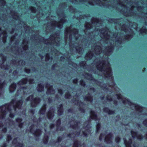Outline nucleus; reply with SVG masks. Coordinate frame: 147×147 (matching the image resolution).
I'll list each match as a JSON object with an SVG mask.
<instances>
[{
	"instance_id": "2f4dec72",
	"label": "nucleus",
	"mask_w": 147,
	"mask_h": 147,
	"mask_svg": "<svg viewBox=\"0 0 147 147\" xmlns=\"http://www.w3.org/2000/svg\"><path fill=\"white\" fill-rule=\"evenodd\" d=\"M69 63V64H71L73 67H74L76 68H77L78 67V66L75 63H72V62H71L70 63Z\"/></svg>"
},
{
	"instance_id": "603ef678",
	"label": "nucleus",
	"mask_w": 147,
	"mask_h": 147,
	"mask_svg": "<svg viewBox=\"0 0 147 147\" xmlns=\"http://www.w3.org/2000/svg\"><path fill=\"white\" fill-rule=\"evenodd\" d=\"M145 24L147 25V22H145Z\"/></svg>"
},
{
	"instance_id": "4c0bfd02",
	"label": "nucleus",
	"mask_w": 147,
	"mask_h": 147,
	"mask_svg": "<svg viewBox=\"0 0 147 147\" xmlns=\"http://www.w3.org/2000/svg\"><path fill=\"white\" fill-rule=\"evenodd\" d=\"M58 93L61 95L63 93L62 90L61 89H59L58 90Z\"/></svg>"
},
{
	"instance_id": "9b49d317",
	"label": "nucleus",
	"mask_w": 147,
	"mask_h": 147,
	"mask_svg": "<svg viewBox=\"0 0 147 147\" xmlns=\"http://www.w3.org/2000/svg\"><path fill=\"white\" fill-rule=\"evenodd\" d=\"M46 87L47 88V94H53L55 93V91L53 89L52 86H50L47 84L46 85Z\"/></svg>"
},
{
	"instance_id": "a878e982",
	"label": "nucleus",
	"mask_w": 147,
	"mask_h": 147,
	"mask_svg": "<svg viewBox=\"0 0 147 147\" xmlns=\"http://www.w3.org/2000/svg\"><path fill=\"white\" fill-rule=\"evenodd\" d=\"M106 135L105 134H103V133L101 134L99 138V140L100 141H101L102 138H104V136Z\"/></svg>"
},
{
	"instance_id": "ea45409f",
	"label": "nucleus",
	"mask_w": 147,
	"mask_h": 147,
	"mask_svg": "<svg viewBox=\"0 0 147 147\" xmlns=\"http://www.w3.org/2000/svg\"><path fill=\"white\" fill-rule=\"evenodd\" d=\"M90 90L92 92H94V88H90Z\"/></svg>"
},
{
	"instance_id": "c9c22d12",
	"label": "nucleus",
	"mask_w": 147,
	"mask_h": 147,
	"mask_svg": "<svg viewBox=\"0 0 147 147\" xmlns=\"http://www.w3.org/2000/svg\"><path fill=\"white\" fill-rule=\"evenodd\" d=\"M78 80L76 79L74 80L73 81V83L74 84H76L78 82Z\"/></svg>"
},
{
	"instance_id": "f8f14e48",
	"label": "nucleus",
	"mask_w": 147,
	"mask_h": 147,
	"mask_svg": "<svg viewBox=\"0 0 147 147\" xmlns=\"http://www.w3.org/2000/svg\"><path fill=\"white\" fill-rule=\"evenodd\" d=\"M55 110V109H54L53 108H50V110L47 114V117L49 119H51L54 116V113Z\"/></svg>"
},
{
	"instance_id": "a19ab883",
	"label": "nucleus",
	"mask_w": 147,
	"mask_h": 147,
	"mask_svg": "<svg viewBox=\"0 0 147 147\" xmlns=\"http://www.w3.org/2000/svg\"><path fill=\"white\" fill-rule=\"evenodd\" d=\"M65 58L63 57H60V60L62 61H64Z\"/></svg>"
},
{
	"instance_id": "bf43d9fd",
	"label": "nucleus",
	"mask_w": 147,
	"mask_h": 147,
	"mask_svg": "<svg viewBox=\"0 0 147 147\" xmlns=\"http://www.w3.org/2000/svg\"><path fill=\"white\" fill-rule=\"evenodd\" d=\"M45 131L46 132V130L45 129Z\"/></svg>"
},
{
	"instance_id": "4468645a",
	"label": "nucleus",
	"mask_w": 147,
	"mask_h": 147,
	"mask_svg": "<svg viewBox=\"0 0 147 147\" xmlns=\"http://www.w3.org/2000/svg\"><path fill=\"white\" fill-rule=\"evenodd\" d=\"M131 134L132 137L134 138H136L137 139L141 140L142 138L141 135L138 134L137 133L133 131H131Z\"/></svg>"
},
{
	"instance_id": "37998d69",
	"label": "nucleus",
	"mask_w": 147,
	"mask_h": 147,
	"mask_svg": "<svg viewBox=\"0 0 147 147\" xmlns=\"http://www.w3.org/2000/svg\"><path fill=\"white\" fill-rule=\"evenodd\" d=\"M56 64H55L53 65L52 67V68L53 69H54L55 68V67L56 66Z\"/></svg>"
},
{
	"instance_id": "c03bdc74",
	"label": "nucleus",
	"mask_w": 147,
	"mask_h": 147,
	"mask_svg": "<svg viewBox=\"0 0 147 147\" xmlns=\"http://www.w3.org/2000/svg\"><path fill=\"white\" fill-rule=\"evenodd\" d=\"M51 101H52L51 100V99L49 98L48 99V102L49 103H51Z\"/></svg>"
},
{
	"instance_id": "2eb2a0df",
	"label": "nucleus",
	"mask_w": 147,
	"mask_h": 147,
	"mask_svg": "<svg viewBox=\"0 0 147 147\" xmlns=\"http://www.w3.org/2000/svg\"><path fill=\"white\" fill-rule=\"evenodd\" d=\"M90 119L95 120H99L100 118L97 117L96 113L93 111H91L90 113Z\"/></svg>"
},
{
	"instance_id": "79ce46f5",
	"label": "nucleus",
	"mask_w": 147,
	"mask_h": 147,
	"mask_svg": "<svg viewBox=\"0 0 147 147\" xmlns=\"http://www.w3.org/2000/svg\"><path fill=\"white\" fill-rule=\"evenodd\" d=\"M134 25H135L134 26H133V28L136 30H137V24L136 23H135Z\"/></svg>"
},
{
	"instance_id": "72a5a7b5",
	"label": "nucleus",
	"mask_w": 147,
	"mask_h": 147,
	"mask_svg": "<svg viewBox=\"0 0 147 147\" xmlns=\"http://www.w3.org/2000/svg\"><path fill=\"white\" fill-rule=\"evenodd\" d=\"M115 141L116 142L118 143L120 140V138L119 137H117L115 139Z\"/></svg>"
},
{
	"instance_id": "c756f323",
	"label": "nucleus",
	"mask_w": 147,
	"mask_h": 147,
	"mask_svg": "<svg viewBox=\"0 0 147 147\" xmlns=\"http://www.w3.org/2000/svg\"><path fill=\"white\" fill-rule=\"evenodd\" d=\"M80 84L83 86V87H84L85 85V82H84L83 80H81L80 81Z\"/></svg>"
},
{
	"instance_id": "412c9836",
	"label": "nucleus",
	"mask_w": 147,
	"mask_h": 147,
	"mask_svg": "<svg viewBox=\"0 0 147 147\" xmlns=\"http://www.w3.org/2000/svg\"><path fill=\"white\" fill-rule=\"evenodd\" d=\"M44 90V86L42 84H39L37 86V91L41 92Z\"/></svg>"
},
{
	"instance_id": "49530a36",
	"label": "nucleus",
	"mask_w": 147,
	"mask_h": 147,
	"mask_svg": "<svg viewBox=\"0 0 147 147\" xmlns=\"http://www.w3.org/2000/svg\"><path fill=\"white\" fill-rule=\"evenodd\" d=\"M113 103L114 104H115V105L117 104V102L116 100H114V101H113Z\"/></svg>"
},
{
	"instance_id": "4d7b16f0",
	"label": "nucleus",
	"mask_w": 147,
	"mask_h": 147,
	"mask_svg": "<svg viewBox=\"0 0 147 147\" xmlns=\"http://www.w3.org/2000/svg\"><path fill=\"white\" fill-rule=\"evenodd\" d=\"M145 16H146V15H147V14L146 13L145 14Z\"/></svg>"
},
{
	"instance_id": "5701e85b",
	"label": "nucleus",
	"mask_w": 147,
	"mask_h": 147,
	"mask_svg": "<svg viewBox=\"0 0 147 147\" xmlns=\"http://www.w3.org/2000/svg\"><path fill=\"white\" fill-rule=\"evenodd\" d=\"M140 32L141 34H147V29L144 26L140 30Z\"/></svg>"
},
{
	"instance_id": "cd10ccee",
	"label": "nucleus",
	"mask_w": 147,
	"mask_h": 147,
	"mask_svg": "<svg viewBox=\"0 0 147 147\" xmlns=\"http://www.w3.org/2000/svg\"><path fill=\"white\" fill-rule=\"evenodd\" d=\"M70 95L69 92H66L65 95V97L67 98H69Z\"/></svg>"
},
{
	"instance_id": "3c124183",
	"label": "nucleus",
	"mask_w": 147,
	"mask_h": 147,
	"mask_svg": "<svg viewBox=\"0 0 147 147\" xmlns=\"http://www.w3.org/2000/svg\"><path fill=\"white\" fill-rule=\"evenodd\" d=\"M37 103H38V102L39 101H40V100H39V98H37Z\"/></svg>"
},
{
	"instance_id": "7ed1b4c3",
	"label": "nucleus",
	"mask_w": 147,
	"mask_h": 147,
	"mask_svg": "<svg viewBox=\"0 0 147 147\" xmlns=\"http://www.w3.org/2000/svg\"><path fill=\"white\" fill-rule=\"evenodd\" d=\"M80 37L79 34H78V30L76 29H72L71 27V26L69 28L67 27L65 30V40L66 43H69L70 45V50L71 53L73 54L74 52L76 51L80 54H82L84 51L83 50L82 46L84 45L83 44L84 42L86 40V39L85 40L83 39L81 41V43L79 44V43H77L71 41L72 38H74L77 41Z\"/></svg>"
},
{
	"instance_id": "7c9ffc66",
	"label": "nucleus",
	"mask_w": 147,
	"mask_h": 147,
	"mask_svg": "<svg viewBox=\"0 0 147 147\" xmlns=\"http://www.w3.org/2000/svg\"><path fill=\"white\" fill-rule=\"evenodd\" d=\"M144 9V8H143L142 7L140 6L137 8V10L138 11H141L142 10H143Z\"/></svg>"
},
{
	"instance_id": "6e6d98bb",
	"label": "nucleus",
	"mask_w": 147,
	"mask_h": 147,
	"mask_svg": "<svg viewBox=\"0 0 147 147\" xmlns=\"http://www.w3.org/2000/svg\"><path fill=\"white\" fill-rule=\"evenodd\" d=\"M92 40H93V39L91 40V41H90V42H92Z\"/></svg>"
},
{
	"instance_id": "5fc2aeb1",
	"label": "nucleus",
	"mask_w": 147,
	"mask_h": 147,
	"mask_svg": "<svg viewBox=\"0 0 147 147\" xmlns=\"http://www.w3.org/2000/svg\"><path fill=\"white\" fill-rule=\"evenodd\" d=\"M146 138L147 139V134L146 135Z\"/></svg>"
},
{
	"instance_id": "c85d7f7f",
	"label": "nucleus",
	"mask_w": 147,
	"mask_h": 147,
	"mask_svg": "<svg viewBox=\"0 0 147 147\" xmlns=\"http://www.w3.org/2000/svg\"><path fill=\"white\" fill-rule=\"evenodd\" d=\"M106 99L107 101H109L113 100L112 98L110 96H107L106 97Z\"/></svg>"
},
{
	"instance_id": "a18cd8bd",
	"label": "nucleus",
	"mask_w": 147,
	"mask_h": 147,
	"mask_svg": "<svg viewBox=\"0 0 147 147\" xmlns=\"http://www.w3.org/2000/svg\"><path fill=\"white\" fill-rule=\"evenodd\" d=\"M65 58H66L65 59L66 60H69V58H70V56H68L67 57H65Z\"/></svg>"
},
{
	"instance_id": "6e6552de",
	"label": "nucleus",
	"mask_w": 147,
	"mask_h": 147,
	"mask_svg": "<svg viewBox=\"0 0 147 147\" xmlns=\"http://www.w3.org/2000/svg\"><path fill=\"white\" fill-rule=\"evenodd\" d=\"M78 95L76 94L74 96V99L73 100V103H74L75 105H76L78 106H79L80 111L81 112L84 113V110L83 109L84 107L85 106V105L82 102L78 100Z\"/></svg>"
},
{
	"instance_id": "473e14b6",
	"label": "nucleus",
	"mask_w": 147,
	"mask_h": 147,
	"mask_svg": "<svg viewBox=\"0 0 147 147\" xmlns=\"http://www.w3.org/2000/svg\"><path fill=\"white\" fill-rule=\"evenodd\" d=\"M51 52H52V53L53 54L54 53H53V49H51ZM58 53V51H57L56 50L55 51H54V53H55V56L57 55V53Z\"/></svg>"
},
{
	"instance_id": "09e8293b",
	"label": "nucleus",
	"mask_w": 147,
	"mask_h": 147,
	"mask_svg": "<svg viewBox=\"0 0 147 147\" xmlns=\"http://www.w3.org/2000/svg\"><path fill=\"white\" fill-rule=\"evenodd\" d=\"M72 111V110L71 109H69L68 110V112H71Z\"/></svg>"
},
{
	"instance_id": "f704fd0d",
	"label": "nucleus",
	"mask_w": 147,
	"mask_h": 147,
	"mask_svg": "<svg viewBox=\"0 0 147 147\" xmlns=\"http://www.w3.org/2000/svg\"><path fill=\"white\" fill-rule=\"evenodd\" d=\"M37 137L39 136H40L41 134V131L39 129H37Z\"/></svg>"
},
{
	"instance_id": "393cba45",
	"label": "nucleus",
	"mask_w": 147,
	"mask_h": 147,
	"mask_svg": "<svg viewBox=\"0 0 147 147\" xmlns=\"http://www.w3.org/2000/svg\"><path fill=\"white\" fill-rule=\"evenodd\" d=\"M50 60L51 61L52 60V58H50L49 54L47 53L45 55V60L46 61H47Z\"/></svg>"
},
{
	"instance_id": "4be33fe9",
	"label": "nucleus",
	"mask_w": 147,
	"mask_h": 147,
	"mask_svg": "<svg viewBox=\"0 0 147 147\" xmlns=\"http://www.w3.org/2000/svg\"><path fill=\"white\" fill-rule=\"evenodd\" d=\"M62 140V138L59 137L57 139V140L56 142L55 141H53V142H52V141H51L50 142V144L51 145H54L57 142H61Z\"/></svg>"
},
{
	"instance_id": "f257e3e1",
	"label": "nucleus",
	"mask_w": 147,
	"mask_h": 147,
	"mask_svg": "<svg viewBox=\"0 0 147 147\" xmlns=\"http://www.w3.org/2000/svg\"><path fill=\"white\" fill-rule=\"evenodd\" d=\"M111 20L112 21L111 23H114L116 25L115 26L116 30H117L118 28L121 32H123L125 35L121 32L120 34L115 33L113 34V38L110 40L111 32L107 28H105L98 30V28H97V27L101 26V22L99 19L92 18L90 23L88 22L86 24L84 32L86 35H88V38H89L91 34L90 31L91 28L93 29L94 27V31H96L97 32H98L105 43L107 44L108 45L107 46L105 51L102 53V50L103 49L101 47L100 44L98 42L94 44L93 46L92 45V51H89L86 54L85 57L86 59L89 60L92 59L93 60L94 59L95 60L96 59H98L97 62L99 63L100 60V63L106 65V63L109 61L108 58H105L104 55L109 56L113 52L114 47H120L122 41H124L125 40H128L133 37L134 34L133 30L129 28L125 24L121 23V20L120 21L119 19H111L109 21Z\"/></svg>"
},
{
	"instance_id": "ddd939ff",
	"label": "nucleus",
	"mask_w": 147,
	"mask_h": 147,
	"mask_svg": "<svg viewBox=\"0 0 147 147\" xmlns=\"http://www.w3.org/2000/svg\"><path fill=\"white\" fill-rule=\"evenodd\" d=\"M112 134L110 133L108 135L106 136L105 137V141L106 143L110 144L112 143Z\"/></svg>"
},
{
	"instance_id": "aec40b11",
	"label": "nucleus",
	"mask_w": 147,
	"mask_h": 147,
	"mask_svg": "<svg viewBox=\"0 0 147 147\" xmlns=\"http://www.w3.org/2000/svg\"><path fill=\"white\" fill-rule=\"evenodd\" d=\"M46 110V105H44L40 111V114L44 115Z\"/></svg>"
},
{
	"instance_id": "1a4fd4ad",
	"label": "nucleus",
	"mask_w": 147,
	"mask_h": 147,
	"mask_svg": "<svg viewBox=\"0 0 147 147\" xmlns=\"http://www.w3.org/2000/svg\"><path fill=\"white\" fill-rule=\"evenodd\" d=\"M124 143L126 147H136L135 143L132 144L131 139H129V140L127 141L126 138H123Z\"/></svg>"
},
{
	"instance_id": "f03ea898",
	"label": "nucleus",
	"mask_w": 147,
	"mask_h": 147,
	"mask_svg": "<svg viewBox=\"0 0 147 147\" xmlns=\"http://www.w3.org/2000/svg\"><path fill=\"white\" fill-rule=\"evenodd\" d=\"M98 59L94 60L93 64L95 65V69L97 71H95L92 68H91L92 64H91L90 67H88L85 61H82L80 63V67L87 69L89 73H86L84 74V77L90 80V82L94 85L96 84L103 89H106L107 90H111L118 91L119 89L116 87L113 80V78L112 76L111 68L109 62L106 63V65L103 64L101 63H98ZM100 62V60H99Z\"/></svg>"
},
{
	"instance_id": "8fccbe9b",
	"label": "nucleus",
	"mask_w": 147,
	"mask_h": 147,
	"mask_svg": "<svg viewBox=\"0 0 147 147\" xmlns=\"http://www.w3.org/2000/svg\"><path fill=\"white\" fill-rule=\"evenodd\" d=\"M100 98L101 100H102L104 98V96L100 97Z\"/></svg>"
},
{
	"instance_id": "680f3d73",
	"label": "nucleus",
	"mask_w": 147,
	"mask_h": 147,
	"mask_svg": "<svg viewBox=\"0 0 147 147\" xmlns=\"http://www.w3.org/2000/svg\"><path fill=\"white\" fill-rule=\"evenodd\" d=\"M42 16L43 15V14L42 13Z\"/></svg>"
},
{
	"instance_id": "13d9d810",
	"label": "nucleus",
	"mask_w": 147,
	"mask_h": 147,
	"mask_svg": "<svg viewBox=\"0 0 147 147\" xmlns=\"http://www.w3.org/2000/svg\"><path fill=\"white\" fill-rule=\"evenodd\" d=\"M37 11H38V7H37Z\"/></svg>"
},
{
	"instance_id": "423d86ee",
	"label": "nucleus",
	"mask_w": 147,
	"mask_h": 147,
	"mask_svg": "<svg viewBox=\"0 0 147 147\" xmlns=\"http://www.w3.org/2000/svg\"><path fill=\"white\" fill-rule=\"evenodd\" d=\"M116 96L118 99H120L121 101H122L124 104H128L130 106L132 110L135 109L140 112H142V111L143 109L142 107L137 104L131 103L127 99L123 98L121 94H116Z\"/></svg>"
},
{
	"instance_id": "052dcab7",
	"label": "nucleus",
	"mask_w": 147,
	"mask_h": 147,
	"mask_svg": "<svg viewBox=\"0 0 147 147\" xmlns=\"http://www.w3.org/2000/svg\"><path fill=\"white\" fill-rule=\"evenodd\" d=\"M141 12H143V11H141Z\"/></svg>"
},
{
	"instance_id": "20e7f679",
	"label": "nucleus",
	"mask_w": 147,
	"mask_h": 147,
	"mask_svg": "<svg viewBox=\"0 0 147 147\" xmlns=\"http://www.w3.org/2000/svg\"><path fill=\"white\" fill-rule=\"evenodd\" d=\"M80 122H76L74 119L72 118L69 122V126L73 129L69 134L67 135V137L71 138H75L77 137L83 136L86 137L91 131V127L90 122L88 121L84 123V126L80 125Z\"/></svg>"
},
{
	"instance_id": "9d476101",
	"label": "nucleus",
	"mask_w": 147,
	"mask_h": 147,
	"mask_svg": "<svg viewBox=\"0 0 147 147\" xmlns=\"http://www.w3.org/2000/svg\"><path fill=\"white\" fill-rule=\"evenodd\" d=\"M86 145L83 143H82V142L78 140H76L74 141V144L73 147H86Z\"/></svg>"
},
{
	"instance_id": "a211bd4d",
	"label": "nucleus",
	"mask_w": 147,
	"mask_h": 147,
	"mask_svg": "<svg viewBox=\"0 0 147 147\" xmlns=\"http://www.w3.org/2000/svg\"><path fill=\"white\" fill-rule=\"evenodd\" d=\"M103 111L104 112L107 113L109 115L113 114L115 113L114 111L110 110L107 108H105Z\"/></svg>"
},
{
	"instance_id": "0eeeda50",
	"label": "nucleus",
	"mask_w": 147,
	"mask_h": 147,
	"mask_svg": "<svg viewBox=\"0 0 147 147\" xmlns=\"http://www.w3.org/2000/svg\"><path fill=\"white\" fill-rule=\"evenodd\" d=\"M64 16V13L63 12H62L61 17L62 18H61L60 21L59 22H57L56 21H53L50 23H49L47 24V29L49 28V26H50V29L56 27L61 28L63 27V24L66 22V20H65V17Z\"/></svg>"
},
{
	"instance_id": "864d4df0",
	"label": "nucleus",
	"mask_w": 147,
	"mask_h": 147,
	"mask_svg": "<svg viewBox=\"0 0 147 147\" xmlns=\"http://www.w3.org/2000/svg\"><path fill=\"white\" fill-rule=\"evenodd\" d=\"M138 127H140V125L138 124Z\"/></svg>"
},
{
	"instance_id": "f3484780",
	"label": "nucleus",
	"mask_w": 147,
	"mask_h": 147,
	"mask_svg": "<svg viewBox=\"0 0 147 147\" xmlns=\"http://www.w3.org/2000/svg\"><path fill=\"white\" fill-rule=\"evenodd\" d=\"M61 124V120L58 119L57 122V131H62L63 130L64 128L63 127H60L59 126Z\"/></svg>"
},
{
	"instance_id": "58836bf2",
	"label": "nucleus",
	"mask_w": 147,
	"mask_h": 147,
	"mask_svg": "<svg viewBox=\"0 0 147 147\" xmlns=\"http://www.w3.org/2000/svg\"><path fill=\"white\" fill-rule=\"evenodd\" d=\"M55 126V125L53 124H51L50 125V128L51 129H52Z\"/></svg>"
},
{
	"instance_id": "dca6fc26",
	"label": "nucleus",
	"mask_w": 147,
	"mask_h": 147,
	"mask_svg": "<svg viewBox=\"0 0 147 147\" xmlns=\"http://www.w3.org/2000/svg\"><path fill=\"white\" fill-rule=\"evenodd\" d=\"M85 101H88L90 103H91L92 100V97L90 95V93H89L88 96H86L84 98Z\"/></svg>"
},
{
	"instance_id": "39448f33",
	"label": "nucleus",
	"mask_w": 147,
	"mask_h": 147,
	"mask_svg": "<svg viewBox=\"0 0 147 147\" xmlns=\"http://www.w3.org/2000/svg\"><path fill=\"white\" fill-rule=\"evenodd\" d=\"M49 38L46 40L43 37L37 36V42H39L40 44L44 43L47 45H50L53 48L54 46L59 45L61 39L59 33L52 35Z\"/></svg>"
},
{
	"instance_id": "e433bc0d",
	"label": "nucleus",
	"mask_w": 147,
	"mask_h": 147,
	"mask_svg": "<svg viewBox=\"0 0 147 147\" xmlns=\"http://www.w3.org/2000/svg\"><path fill=\"white\" fill-rule=\"evenodd\" d=\"M143 123L145 126L147 127V119L145 120L143 122Z\"/></svg>"
},
{
	"instance_id": "6ab92c4d",
	"label": "nucleus",
	"mask_w": 147,
	"mask_h": 147,
	"mask_svg": "<svg viewBox=\"0 0 147 147\" xmlns=\"http://www.w3.org/2000/svg\"><path fill=\"white\" fill-rule=\"evenodd\" d=\"M63 113V105L61 104L59 106V108L58 110V114L59 116L61 115Z\"/></svg>"
},
{
	"instance_id": "de8ad7c7",
	"label": "nucleus",
	"mask_w": 147,
	"mask_h": 147,
	"mask_svg": "<svg viewBox=\"0 0 147 147\" xmlns=\"http://www.w3.org/2000/svg\"><path fill=\"white\" fill-rule=\"evenodd\" d=\"M122 124L124 125H128V123H122Z\"/></svg>"
},
{
	"instance_id": "b1692460",
	"label": "nucleus",
	"mask_w": 147,
	"mask_h": 147,
	"mask_svg": "<svg viewBox=\"0 0 147 147\" xmlns=\"http://www.w3.org/2000/svg\"><path fill=\"white\" fill-rule=\"evenodd\" d=\"M48 136L45 134V136L44 138L43 139V143L45 144H47L48 142Z\"/></svg>"
},
{
	"instance_id": "bb28decb",
	"label": "nucleus",
	"mask_w": 147,
	"mask_h": 147,
	"mask_svg": "<svg viewBox=\"0 0 147 147\" xmlns=\"http://www.w3.org/2000/svg\"><path fill=\"white\" fill-rule=\"evenodd\" d=\"M100 125L99 123H98L96 125V132L99 131L100 128Z\"/></svg>"
}]
</instances>
